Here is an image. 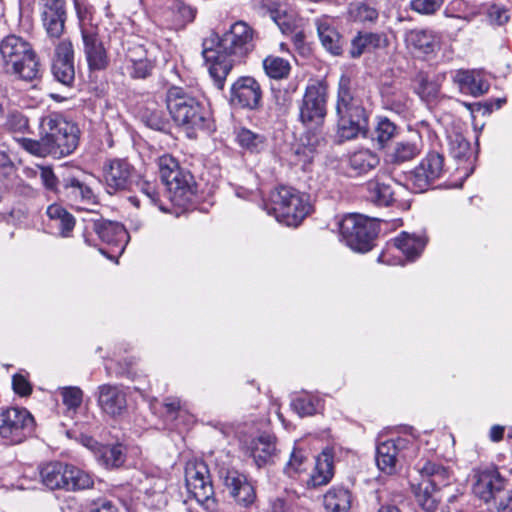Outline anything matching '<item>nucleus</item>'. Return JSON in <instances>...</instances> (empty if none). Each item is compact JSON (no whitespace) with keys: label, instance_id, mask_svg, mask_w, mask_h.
<instances>
[{"label":"nucleus","instance_id":"obj_1","mask_svg":"<svg viewBox=\"0 0 512 512\" xmlns=\"http://www.w3.org/2000/svg\"><path fill=\"white\" fill-rule=\"evenodd\" d=\"M254 31L244 21L232 24L220 38L203 41L202 55L209 64V74L215 86L222 90L233 66L241 63L254 49Z\"/></svg>","mask_w":512,"mask_h":512},{"label":"nucleus","instance_id":"obj_2","mask_svg":"<svg viewBox=\"0 0 512 512\" xmlns=\"http://www.w3.org/2000/svg\"><path fill=\"white\" fill-rule=\"evenodd\" d=\"M21 147L38 157L62 158L74 152L79 144V129L59 113H50L40 122V139L16 138Z\"/></svg>","mask_w":512,"mask_h":512},{"label":"nucleus","instance_id":"obj_3","mask_svg":"<svg viewBox=\"0 0 512 512\" xmlns=\"http://www.w3.org/2000/svg\"><path fill=\"white\" fill-rule=\"evenodd\" d=\"M166 106L173 121L190 138L198 131L212 129L211 112L188 87L171 86L166 91Z\"/></svg>","mask_w":512,"mask_h":512},{"label":"nucleus","instance_id":"obj_4","mask_svg":"<svg viewBox=\"0 0 512 512\" xmlns=\"http://www.w3.org/2000/svg\"><path fill=\"white\" fill-rule=\"evenodd\" d=\"M336 114L337 136L341 141L367 135L368 113L356 93L351 78L346 74L341 75L339 79Z\"/></svg>","mask_w":512,"mask_h":512},{"label":"nucleus","instance_id":"obj_5","mask_svg":"<svg viewBox=\"0 0 512 512\" xmlns=\"http://www.w3.org/2000/svg\"><path fill=\"white\" fill-rule=\"evenodd\" d=\"M0 60L4 70L31 82L40 76V62L33 45L25 38L9 34L0 41Z\"/></svg>","mask_w":512,"mask_h":512},{"label":"nucleus","instance_id":"obj_6","mask_svg":"<svg viewBox=\"0 0 512 512\" xmlns=\"http://www.w3.org/2000/svg\"><path fill=\"white\" fill-rule=\"evenodd\" d=\"M266 209L278 222L298 226L310 213L311 205L306 195L291 187L281 186L270 193Z\"/></svg>","mask_w":512,"mask_h":512},{"label":"nucleus","instance_id":"obj_7","mask_svg":"<svg viewBox=\"0 0 512 512\" xmlns=\"http://www.w3.org/2000/svg\"><path fill=\"white\" fill-rule=\"evenodd\" d=\"M339 228L345 244L361 253L372 249L379 232L378 223L375 220L356 214L344 217Z\"/></svg>","mask_w":512,"mask_h":512},{"label":"nucleus","instance_id":"obj_8","mask_svg":"<svg viewBox=\"0 0 512 512\" xmlns=\"http://www.w3.org/2000/svg\"><path fill=\"white\" fill-rule=\"evenodd\" d=\"M185 484L188 492L208 510H214V486L207 464L189 461L185 466Z\"/></svg>","mask_w":512,"mask_h":512},{"label":"nucleus","instance_id":"obj_9","mask_svg":"<svg viewBox=\"0 0 512 512\" xmlns=\"http://www.w3.org/2000/svg\"><path fill=\"white\" fill-rule=\"evenodd\" d=\"M327 87L323 82L309 84L299 104V120L307 128L323 124L327 109Z\"/></svg>","mask_w":512,"mask_h":512},{"label":"nucleus","instance_id":"obj_10","mask_svg":"<svg viewBox=\"0 0 512 512\" xmlns=\"http://www.w3.org/2000/svg\"><path fill=\"white\" fill-rule=\"evenodd\" d=\"M34 428V417L25 408L11 407L0 413V436L11 444L23 442Z\"/></svg>","mask_w":512,"mask_h":512},{"label":"nucleus","instance_id":"obj_11","mask_svg":"<svg viewBox=\"0 0 512 512\" xmlns=\"http://www.w3.org/2000/svg\"><path fill=\"white\" fill-rule=\"evenodd\" d=\"M218 477L231 498L242 507L251 506L256 500V492L248 477L234 467L218 466Z\"/></svg>","mask_w":512,"mask_h":512},{"label":"nucleus","instance_id":"obj_12","mask_svg":"<svg viewBox=\"0 0 512 512\" xmlns=\"http://www.w3.org/2000/svg\"><path fill=\"white\" fill-rule=\"evenodd\" d=\"M42 26L52 43L63 40L67 21L66 0H40Z\"/></svg>","mask_w":512,"mask_h":512},{"label":"nucleus","instance_id":"obj_13","mask_svg":"<svg viewBox=\"0 0 512 512\" xmlns=\"http://www.w3.org/2000/svg\"><path fill=\"white\" fill-rule=\"evenodd\" d=\"M444 156L428 153L409 174V181L416 192H424L444 174Z\"/></svg>","mask_w":512,"mask_h":512},{"label":"nucleus","instance_id":"obj_14","mask_svg":"<svg viewBox=\"0 0 512 512\" xmlns=\"http://www.w3.org/2000/svg\"><path fill=\"white\" fill-rule=\"evenodd\" d=\"M90 176L84 173L69 174L62 178L59 196L64 197L72 205L95 204L96 195L89 182Z\"/></svg>","mask_w":512,"mask_h":512},{"label":"nucleus","instance_id":"obj_15","mask_svg":"<svg viewBox=\"0 0 512 512\" xmlns=\"http://www.w3.org/2000/svg\"><path fill=\"white\" fill-rule=\"evenodd\" d=\"M136 176L135 168L126 159H111L103 167V178L109 194L129 190Z\"/></svg>","mask_w":512,"mask_h":512},{"label":"nucleus","instance_id":"obj_16","mask_svg":"<svg viewBox=\"0 0 512 512\" xmlns=\"http://www.w3.org/2000/svg\"><path fill=\"white\" fill-rule=\"evenodd\" d=\"M53 44L55 49L51 66L52 74L56 81L70 87L75 80L73 44L68 38Z\"/></svg>","mask_w":512,"mask_h":512},{"label":"nucleus","instance_id":"obj_17","mask_svg":"<svg viewBox=\"0 0 512 512\" xmlns=\"http://www.w3.org/2000/svg\"><path fill=\"white\" fill-rule=\"evenodd\" d=\"M162 183L166 187L168 199L179 207H186L190 204L197 191L193 175L185 169L175 172Z\"/></svg>","mask_w":512,"mask_h":512},{"label":"nucleus","instance_id":"obj_18","mask_svg":"<svg viewBox=\"0 0 512 512\" xmlns=\"http://www.w3.org/2000/svg\"><path fill=\"white\" fill-rule=\"evenodd\" d=\"M414 442L407 437H397L380 442L376 448V464L378 468L391 475L396 472L399 458L406 457V451L412 447Z\"/></svg>","mask_w":512,"mask_h":512},{"label":"nucleus","instance_id":"obj_19","mask_svg":"<svg viewBox=\"0 0 512 512\" xmlns=\"http://www.w3.org/2000/svg\"><path fill=\"white\" fill-rule=\"evenodd\" d=\"M83 51L90 72H102L110 66V56L95 28H82Z\"/></svg>","mask_w":512,"mask_h":512},{"label":"nucleus","instance_id":"obj_20","mask_svg":"<svg viewBox=\"0 0 512 512\" xmlns=\"http://www.w3.org/2000/svg\"><path fill=\"white\" fill-rule=\"evenodd\" d=\"M262 88L251 76L239 77L231 86L230 103L242 109L257 110L261 105Z\"/></svg>","mask_w":512,"mask_h":512},{"label":"nucleus","instance_id":"obj_21","mask_svg":"<svg viewBox=\"0 0 512 512\" xmlns=\"http://www.w3.org/2000/svg\"><path fill=\"white\" fill-rule=\"evenodd\" d=\"M154 5L161 9V17L172 29L184 28L194 21L197 10L182 0H154Z\"/></svg>","mask_w":512,"mask_h":512},{"label":"nucleus","instance_id":"obj_22","mask_svg":"<svg viewBox=\"0 0 512 512\" xmlns=\"http://www.w3.org/2000/svg\"><path fill=\"white\" fill-rule=\"evenodd\" d=\"M474 494L485 503L493 501L494 507L505 489V480L495 469L479 470L475 474Z\"/></svg>","mask_w":512,"mask_h":512},{"label":"nucleus","instance_id":"obj_23","mask_svg":"<svg viewBox=\"0 0 512 512\" xmlns=\"http://www.w3.org/2000/svg\"><path fill=\"white\" fill-rule=\"evenodd\" d=\"M97 402L100 409L113 418L119 417L127 411V394L121 385H100Z\"/></svg>","mask_w":512,"mask_h":512},{"label":"nucleus","instance_id":"obj_24","mask_svg":"<svg viewBox=\"0 0 512 512\" xmlns=\"http://www.w3.org/2000/svg\"><path fill=\"white\" fill-rule=\"evenodd\" d=\"M334 457L335 450L332 447H326L316 457L315 467L307 480L309 488H318L331 482L335 473Z\"/></svg>","mask_w":512,"mask_h":512},{"label":"nucleus","instance_id":"obj_25","mask_svg":"<svg viewBox=\"0 0 512 512\" xmlns=\"http://www.w3.org/2000/svg\"><path fill=\"white\" fill-rule=\"evenodd\" d=\"M452 79L462 92L474 97L487 93L490 87L483 72L477 69H459L455 71Z\"/></svg>","mask_w":512,"mask_h":512},{"label":"nucleus","instance_id":"obj_26","mask_svg":"<svg viewBox=\"0 0 512 512\" xmlns=\"http://www.w3.org/2000/svg\"><path fill=\"white\" fill-rule=\"evenodd\" d=\"M393 184L399 185L391 178L377 175L366 183L367 198L377 206L388 207L392 205L395 201Z\"/></svg>","mask_w":512,"mask_h":512},{"label":"nucleus","instance_id":"obj_27","mask_svg":"<svg viewBox=\"0 0 512 512\" xmlns=\"http://www.w3.org/2000/svg\"><path fill=\"white\" fill-rule=\"evenodd\" d=\"M249 450L258 468L272 464L277 455L275 437L261 434L251 441Z\"/></svg>","mask_w":512,"mask_h":512},{"label":"nucleus","instance_id":"obj_28","mask_svg":"<svg viewBox=\"0 0 512 512\" xmlns=\"http://www.w3.org/2000/svg\"><path fill=\"white\" fill-rule=\"evenodd\" d=\"M347 174L350 177L362 176L374 170L380 163L377 153L369 149H360L347 158Z\"/></svg>","mask_w":512,"mask_h":512},{"label":"nucleus","instance_id":"obj_29","mask_svg":"<svg viewBox=\"0 0 512 512\" xmlns=\"http://www.w3.org/2000/svg\"><path fill=\"white\" fill-rule=\"evenodd\" d=\"M415 501L424 512H435L441 500L440 492L431 486V482L420 479L411 482Z\"/></svg>","mask_w":512,"mask_h":512},{"label":"nucleus","instance_id":"obj_30","mask_svg":"<svg viewBox=\"0 0 512 512\" xmlns=\"http://www.w3.org/2000/svg\"><path fill=\"white\" fill-rule=\"evenodd\" d=\"M418 472L422 479L431 482V486L439 492L453 480V474L448 467L431 461H426L421 466L418 464Z\"/></svg>","mask_w":512,"mask_h":512},{"label":"nucleus","instance_id":"obj_31","mask_svg":"<svg viewBox=\"0 0 512 512\" xmlns=\"http://www.w3.org/2000/svg\"><path fill=\"white\" fill-rule=\"evenodd\" d=\"M136 186L141 194V197L135 195L128 198L129 202L132 203L135 207L139 208L141 202H146L149 205L158 207L159 210L163 212L168 211V208L165 206L162 196L158 190V185L156 182L142 179L136 182Z\"/></svg>","mask_w":512,"mask_h":512},{"label":"nucleus","instance_id":"obj_32","mask_svg":"<svg viewBox=\"0 0 512 512\" xmlns=\"http://www.w3.org/2000/svg\"><path fill=\"white\" fill-rule=\"evenodd\" d=\"M323 505L326 512H350L352 493L343 486H333L324 494Z\"/></svg>","mask_w":512,"mask_h":512},{"label":"nucleus","instance_id":"obj_33","mask_svg":"<svg viewBox=\"0 0 512 512\" xmlns=\"http://www.w3.org/2000/svg\"><path fill=\"white\" fill-rule=\"evenodd\" d=\"M405 41L409 47L420 53H433L439 48V37L430 30H411L406 33Z\"/></svg>","mask_w":512,"mask_h":512},{"label":"nucleus","instance_id":"obj_34","mask_svg":"<svg viewBox=\"0 0 512 512\" xmlns=\"http://www.w3.org/2000/svg\"><path fill=\"white\" fill-rule=\"evenodd\" d=\"M93 230L103 242L112 245L121 244L127 236L123 225L107 220L94 221Z\"/></svg>","mask_w":512,"mask_h":512},{"label":"nucleus","instance_id":"obj_35","mask_svg":"<svg viewBox=\"0 0 512 512\" xmlns=\"http://www.w3.org/2000/svg\"><path fill=\"white\" fill-rule=\"evenodd\" d=\"M421 151L419 141L402 140L395 144L393 149L386 155L389 164L400 165L413 160Z\"/></svg>","mask_w":512,"mask_h":512},{"label":"nucleus","instance_id":"obj_36","mask_svg":"<svg viewBox=\"0 0 512 512\" xmlns=\"http://www.w3.org/2000/svg\"><path fill=\"white\" fill-rule=\"evenodd\" d=\"M67 464L63 462H49L40 469L42 483L51 490L64 489Z\"/></svg>","mask_w":512,"mask_h":512},{"label":"nucleus","instance_id":"obj_37","mask_svg":"<svg viewBox=\"0 0 512 512\" xmlns=\"http://www.w3.org/2000/svg\"><path fill=\"white\" fill-rule=\"evenodd\" d=\"M426 243L427 240L424 236L411 235L407 232H402L394 239L395 247L411 261L420 256Z\"/></svg>","mask_w":512,"mask_h":512},{"label":"nucleus","instance_id":"obj_38","mask_svg":"<svg viewBox=\"0 0 512 512\" xmlns=\"http://www.w3.org/2000/svg\"><path fill=\"white\" fill-rule=\"evenodd\" d=\"M47 216L53 226L59 230L62 237H69L75 226V218L58 204H52L47 208Z\"/></svg>","mask_w":512,"mask_h":512},{"label":"nucleus","instance_id":"obj_39","mask_svg":"<svg viewBox=\"0 0 512 512\" xmlns=\"http://www.w3.org/2000/svg\"><path fill=\"white\" fill-rule=\"evenodd\" d=\"M386 45V38L379 33L367 32L359 34L351 42L350 55L360 57L366 50L380 48Z\"/></svg>","mask_w":512,"mask_h":512},{"label":"nucleus","instance_id":"obj_40","mask_svg":"<svg viewBox=\"0 0 512 512\" xmlns=\"http://www.w3.org/2000/svg\"><path fill=\"white\" fill-rule=\"evenodd\" d=\"M96 459L107 469H117L126 461L125 448L120 444L102 446L96 453Z\"/></svg>","mask_w":512,"mask_h":512},{"label":"nucleus","instance_id":"obj_41","mask_svg":"<svg viewBox=\"0 0 512 512\" xmlns=\"http://www.w3.org/2000/svg\"><path fill=\"white\" fill-rule=\"evenodd\" d=\"M238 145L250 153H260L266 148L267 139L263 134L241 127L235 131Z\"/></svg>","mask_w":512,"mask_h":512},{"label":"nucleus","instance_id":"obj_42","mask_svg":"<svg viewBox=\"0 0 512 512\" xmlns=\"http://www.w3.org/2000/svg\"><path fill=\"white\" fill-rule=\"evenodd\" d=\"M348 16L353 22L366 25L375 23L379 17V12L372 3L356 1L350 3Z\"/></svg>","mask_w":512,"mask_h":512},{"label":"nucleus","instance_id":"obj_43","mask_svg":"<svg viewBox=\"0 0 512 512\" xmlns=\"http://www.w3.org/2000/svg\"><path fill=\"white\" fill-rule=\"evenodd\" d=\"M316 25L323 47L333 55H340L342 53V46L339 33L325 21L318 20Z\"/></svg>","mask_w":512,"mask_h":512},{"label":"nucleus","instance_id":"obj_44","mask_svg":"<svg viewBox=\"0 0 512 512\" xmlns=\"http://www.w3.org/2000/svg\"><path fill=\"white\" fill-rule=\"evenodd\" d=\"M64 482V490L77 491L93 487L94 481L92 477L85 471L67 464Z\"/></svg>","mask_w":512,"mask_h":512},{"label":"nucleus","instance_id":"obj_45","mask_svg":"<svg viewBox=\"0 0 512 512\" xmlns=\"http://www.w3.org/2000/svg\"><path fill=\"white\" fill-rule=\"evenodd\" d=\"M400 128L387 117H378L373 132V141L380 148H384L390 141L398 136Z\"/></svg>","mask_w":512,"mask_h":512},{"label":"nucleus","instance_id":"obj_46","mask_svg":"<svg viewBox=\"0 0 512 512\" xmlns=\"http://www.w3.org/2000/svg\"><path fill=\"white\" fill-rule=\"evenodd\" d=\"M25 173L28 177L39 176L43 187L47 191L53 192L59 196L61 182H59L50 166L36 165L34 168H26Z\"/></svg>","mask_w":512,"mask_h":512},{"label":"nucleus","instance_id":"obj_47","mask_svg":"<svg viewBox=\"0 0 512 512\" xmlns=\"http://www.w3.org/2000/svg\"><path fill=\"white\" fill-rule=\"evenodd\" d=\"M263 68L268 77L280 80L288 78L291 65L284 58L269 55L263 60Z\"/></svg>","mask_w":512,"mask_h":512},{"label":"nucleus","instance_id":"obj_48","mask_svg":"<svg viewBox=\"0 0 512 512\" xmlns=\"http://www.w3.org/2000/svg\"><path fill=\"white\" fill-rule=\"evenodd\" d=\"M4 129L11 134L29 133V120L21 111H9L5 117Z\"/></svg>","mask_w":512,"mask_h":512},{"label":"nucleus","instance_id":"obj_49","mask_svg":"<svg viewBox=\"0 0 512 512\" xmlns=\"http://www.w3.org/2000/svg\"><path fill=\"white\" fill-rule=\"evenodd\" d=\"M449 149L453 158L462 160L470 155V142L460 133L449 136Z\"/></svg>","mask_w":512,"mask_h":512},{"label":"nucleus","instance_id":"obj_50","mask_svg":"<svg viewBox=\"0 0 512 512\" xmlns=\"http://www.w3.org/2000/svg\"><path fill=\"white\" fill-rule=\"evenodd\" d=\"M319 401L311 396H299L292 400V409L300 416H312L317 413Z\"/></svg>","mask_w":512,"mask_h":512},{"label":"nucleus","instance_id":"obj_51","mask_svg":"<svg viewBox=\"0 0 512 512\" xmlns=\"http://www.w3.org/2000/svg\"><path fill=\"white\" fill-rule=\"evenodd\" d=\"M307 457L300 449L294 448L291 452L290 459L284 467V473L290 478H295L297 475L305 471V463Z\"/></svg>","mask_w":512,"mask_h":512},{"label":"nucleus","instance_id":"obj_52","mask_svg":"<svg viewBox=\"0 0 512 512\" xmlns=\"http://www.w3.org/2000/svg\"><path fill=\"white\" fill-rule=\"evenodd\" d=\"M62 402L66 406L68 412L75 413L80 407L83 399V392L80 388L70 386L60 388Z\"/></svg>","mask_w":512,"mask_h":512},{"label":"nucleus","instance_id":"obj_53","mask_svg":"<svg viewBox=\"0 0 512 512\" xmlns=\"http://www.w3.org/2000/svg\"><path fill=\"white\" fill-rule=\"evenodd\" d=\"M157 165L161 181L169 179V176L182 169L177 159L170 154L160 156Z\"/></svg>","mask_w":512,"mask_h":512},{"label":"nucleus","instance_id":"obj_54","mask_svg":"<svg viewBox=\"0 0 512 512\" xmlns=\"http://www.w3.org/2000/svg\"><path fill=\"white\" fill-rule=\"evenodd\" d=\"M154 68V63L150 58L127 65L129 75L133 79H145L149 77Z\"/></svg>","mask_w":512,"mask_h":512},{"label":"nucleus","instance_id":"obj_55","mask_svg":"<svg viewBox=\"0 0 512 512\" xmlns=\"http://www.w3.org/2000/svg\"><path fill=\"white\" fill-rule=\"evenodd\" d=\"M143 120L148 127L157 131H166L169 123L162 110H151L143 115Z\"/></svg>","mask_w":512,"mask_h":512},{"label":"nucleus","instance_id":"obj_56","mask_svg":"<svg viewBox=\"0 0 512 512\" xmlns=\"http://www.w3.org/2000/svg\"><path fill=\"white\" fill-rule=\"evenodd\" d=\"M416 92L421 99L430 101L437 97L439 93V86L435 82L429 81L426 77L421 76L418 81Z\"/></svg>","mask_w":512,"mask_h":512},{"label":"nucleus","instance_id":"obj_57","mask_svg":"<svg viewBox=\"0 0 512 512\" xmlns=\"http://www.w3.org/2000/svg\"><path fill=\"white\" fill-rule=\"evenodd\" d=\"M444 0H412L411 9L424 15L434 14L443 5Z\"/></svg>","mask_w":512,"mask_h":512},{"label":"nucleus","instance_id":"obj_58","mask_svg":"<svg viewBox=\"0 0 512 512\" xmlns=\"http://www.w3.org/2000/svg\"><path fill=\"white\" fill-rule=\"evenodd\" d=\"M147 58H149L148 52L143 45L137 43H129L125 54L127 65L142 61Z\"/></svg>","mask_w":512,"mask_h":512},{"label":"nucleus","instance_id":"obj_59","mask_svg":"<svg viewBox=\"0 0 512 512\" xmlns=\"http://www.w3.org/2000/svg\"><path fill=\"white\" fill-rule=\"evenodd\" d=\"M408 100L407 94L400 90L394 95L386 97V105L389 109L400 113L406 108Z\"/></svg>","mask_w":512,"mask_h":512},{"label":"nucleus","instance_id":"obj_60","mask_svg":"<svg viewBox=\"0 0 512 512\" xmlns=\"http://www.w3.org/2000/svg\"><path fill=\"white\" fill-rule=\"evenodd\" d=\"M12 387L16 394L25 397L31 394L32 386L26 377L22 374H15L12 377Z\"/></svg>","mask_w":512,"mask_h":512},{"label":"nucleus","instance_id":"obj_61","mask_svg":"<svg viewBox=\"0 0 512 512\" xmlns=\"http://www.w3.org/2000/svg\"><path fill=\"white\" fill-rule=\"evenodd\" d=\"M489 17L493 23H495L499 26L507 23L510 18L507 9H505L504 7L496 6V5H494L490 8Z\"/></svg>","mask_w":512,"mask_h":512},{"label":"nucleus","instance_id":"obj_62","mask_svg":"<svg viewBox=\"0 0 512 512\" xmlns=\"http://www.w3.org/2000/svg\"><path fill=\"white\" fill-rule=\"evenodd\" d=\"M90 512H120V510L112 501L99 499L92 503Z\"/></svg>","mask_w":512,"mask_h":512},{"label":"nucleus","instance_id":"obj_63","mask_svg":"<svg viewBox=\"0 0 512 512\" xmlns=\"http://www.w3.org/2000/svg\"><path fill=\"white\" fill-rule=\"evenodd\" d=\"M497 512H512V490L503 493L494 508Z\"/></svg>","mask_w":512,"mask_h":512},{"label":"nucleus","instance_id":"obj_64","mask_svg":"<svg viewBox=\"0 0 512 512\" xmlns=\"http://www.w3.org/2000/svg\"><path fill=\"white\" fill-rule=\"evenodd\" d=\"M164 407L167 414L175 418L177 412L181 409V401L176 397H168L164 400Z\"/></svg>","mask_w":512,"mask_h":512}]
</instances>
